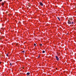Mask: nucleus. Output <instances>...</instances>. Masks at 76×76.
<instances>
[{
    "instance_id": "obj_1",
    "label": "nucleus",
    "mask_w": 76,
    "mask_h": 76,
    "mask_svg": "<svg viewBox=\"0 0 76 76\" xmlns=\"http://www.w3.org/2000/svg\"><path fill=\"white\" fill-rule=\"evenodd\" d=\"M68 24H72V22H71V21H70L69 20H68Z\"/></svg>"
},
{
    "instance_id": "obj_2",
    "label": "nucleus",
    "mask_w": 76,
    "mask_h": 76,
    "mask_svg": "<svg viewBox=\"0 0 76 76\" xmlns=\"http://www.w3.org/2000/svg\"><path fill=\"white\" fill-rule=\"evenodd\" d=\"M55 57L56 58V60H57V61H58V60H59V58H58V57H57V56H55Z\"/></svg>"
},
{
    "instance_id": "obj_3",
    "label": "nucleus",
    "mask_w": 76,
    "mask_h": 76,
    "mask_svg": "<svg viewBox=\"0 0 76 76\" xmlns=\"http://www.w3.org/2000/svg\"><path fill=\"white\" fill-rule=\"evenodd\" d=\"M40 4L41 6H43V4H42V2H40Z\"/></svg>"
},
{
    "instance_id": "obj_4",
    "label": "nucleus",
    "mask_w": 76,
    "mask_h": 76,
    "mask_svg": "<svg viewBox=\"0 0 76 76\" xmlns=\"http://www.w3.org/2000/svg\"><path fill=\"white\" fill-rule=\"evenodd\" d=\"M59 21H60V18L59 17H57Z\"/></svg>"
},
{
    "instance_id": "obj_5",
    "label": "nucleus",
    "mask_w": 76,
    "mask_h": 76,
    "mask_svg": "<svg viewBox=\"0 0 76 76\" xmlns=\"http://www.w3.org/2000/svg\"><path fill=\"white\" fill-rule=\"evenodd\" d=\"M30 74V73L28 72L27 73V75H29Z\"/></svg>"
},
{
    "instance_id": "obj_6",
    "label": "nucleus",
    "mask_w": 76,
    "mask_h": 76,
    "mask_svg": "<svg viewBox=\"0 0 76 76\" xmlns=\"http://www.w3.org/2000/svg\"><path fill=\"white\" fill-rule=\"evenodd\" d=\"M70 20V21H72V18H69Z\"/></svg>"
},
{
    "instance_id": "obj_7",
    "label": "nucleus",
    "mask_w": 76,
    "mask_h": 76,
    "mask_svg": "<svg viewBox=\"0 0 76 76\" xmlns=\"http://www.w3.org/2000/svg\"><path fill=\"white\" fill-rule=\"evenodd\" d=\"M42 53H45V51H44V50H43Z\"/></svg>"
},
{
    "instance_id": "obj_8",
    "label": "nucleus",
    "mask_w": 76,
    "mask_h": 76,
    "mask_svg": "<svg viewBox=\"0 0 76 76\" xmlns=\"http://www.w3.org/2000/svg\"><path fill=\"white\" fill-rule=\"evenodd\" d=\"M4 3H2V6H3V5H4Z\"/></svg>"
},
{
    "instance_id": "obj_9",
    "label": "nucleus",
    "mask_w": 76,
    "mask_h": 76,
    "mask_svg": "<svg viewBox=\"0 0 76 76\" xmlns=\"http://www.w3.org/2000/svg\"><path fill=\"white\" fill-rule=\"evenodd\" d=\"M34 46H36V44L34 43Z\"/></svg>"
},
{
    "instance_id": "obj_10",
    "label": "nucleus",
    "mask_w": 76,
    "mask_h": 76,
    "mask_svg": "<svg viewBox=\"0 0 76 76\" xmlns=\"http://www.w3.org/2000/svg\"><path fill=\"white\" fill-rule=\"evenodd\" d=\"M40 46H42V44H40Z\"/></svg>"
},
{
    "instance_id": "obj_11",
    "label": "nucleus",
    "mask_w": 76,
    "mask_h": 76,
    "mask_svg": "<svg viewBox=\"0 0 76 76\" xmlns=\"http://www.w3.org/2000/svg\"><path fill=\"white\" fill-rule=\"evenodd\" d=\"M10 66H12V63H10Z\"/></svg>"
},
{
    "instance_id": "obj_12",
    "label": "nucleus",
    "mask_w": 76,
    "mask_h": 76,
    "mask_svg": "<svg viewBox=\"0 0 76 76\" xmlns=\"http://www.w3.org/2000/svg\"><path fill=\"white\" fill-rule=\"evenodd\" d=\"M22 52L23 53H24L25 51L23 50V51H22Z\"/></svg>"
},
{
    "instance_id": "obj_13",
    "label": "nucleus",
    "mask_w": 76,
    "mask_h": 76,
    "mask_svg": "<svg viewBox=\"0 0 76 76\" xmlns=\"http://www.w3.org/2000/svg\"><path fill=\"white\" fill-rule=\"evenodd\" d=\"M6 56H7V57H8V54H6Z\"/></svg>"
},
{
    "instance_id": "obj_14",
    "label": "nucleus",
    "mask_w": 76,
    "mask_h": 76,
    "mask_svg": "<svg viewBox=\"0 0 76 76\" xmlns=\"http://www.w3.org/2000/svg\"><path fill=\"white\" fill-rule=\"evenodd\" d=\"M72 24H73V23H74L73 22H72Z\"/></svg>"
},
{
    "instance_id": "obj_15",
    "label": "nucleus",
    "mask_w": 76,
    "mask_h": 76,
    "mask_svg": "<svg viewBox=\"0 0 76 76\" xmlns=\"http://www.w3.org/2000/svg\"><path fill=\"white\" fill-rule=\"evenodd\" d=\"M39 57H40V56H39L38 57V58H39Z\"/></svg>"
},
{
    "instance_id": "obj_16",
    "label": "nucleus",
    "mask_w": 76,
    "mask_h": 76,
    "mask_svg": "<svg viewBox=\"0 0 76 76\" xmlns=\"http://www.w3.org/2000/svg\"><path fill=\"white\" fill-rule=\"evenodd\" d=\"M2 1V0H0V1Z\"/></svg>"
},
{
    "instance_id": "obj_17",
    "label": "nucleus",
    "mask_w": 76,
    "mask_h": 76,
    "mask_svg": "<svg viewBox=\"0 0 76 76\" xmlns=\"http://www.w3.org/2000/svg\"><path fill=\"white\" fill-rule=\"evenodd\" d=\"M1 64V62H0V64Z\"/></svg>"
},
{
    "instance_id": "obj_18",
    "label": "nucleus",
    "mask_w": 76,
    "mask_h": 76,
    "mask_svg": "<svg viewBox=\"0 0 76 76\" xmlns=\"http://www.w3.org/2000/svg\"><path fill=\"white\" fill-rule=\"evenodd\" d=\"M23 69H24V68H23Z\"/></svg>"
},
{
    "instance_id": "obj_19",
    "label": "nucleus",
    "mask_w": 76,
    "mask_h": 76,
    "mask_svg": "<svg viewBox=\"0 0 76 76\" xmlns=\"http://www.w3.org/2000/svg\"><path fill=\"white\" fill-rule=\"evenodd\" d=\"M56 69H57V68H56Z\"/></svg>"
},
{
    "instance_id": "obj_20",
    "label": "nucleus",
    "mask_w": 76,
    "mask_h": 76,
    "mask_svg": "<svg viewBox=\"0 0 76 76\" xmlns=\"http://www.w3.org/2000/svg\"><path fill=\"white\" fill-rule=\"evenodd\" d=\"M27 76H28V75H27Z\"/></svg>"
},
{
    "instance_id": "obj_21",
    "label": "nucleus",
    "mask_w": 76,
    "mask_h": 76,
    "mask_svg": "<svg viewBox=\"0 0 76 76\" xmlns=\"http://www.w3.org/2000/svg\"><path fill=\"white\" fill-rule=\"evenodd\" d=\"M75 12H76V11H75Z\"/></svg>"
}]
</instances>
